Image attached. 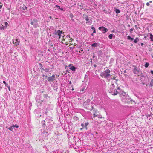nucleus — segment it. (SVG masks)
<instances>
[{"label": "nucleus", "instance_id": "09e8293b", "mask_svg": "<svg viewBox=\"0 0 153 153\" xmlns=\"http://www.w3.org/2000/svg\"><path fill=\"white\" fill-rule=\"evenodd\" d=\"M141 46H143V43H141Z\"/></svg>", "mask_w": 153, "mask_h": 153}, {"label": "nucleus", "instance_id": "5fc2aeb1", "mask_svg": "<svg viewBox=\"0 0 153 153\" xmlns=\"http://www.w3.org/2000/svg\"><path fill=\"white\" fill-rule=\"evenodd\" d=\"M71 81H70L69 82V84H71Z\"/></svg>", "mask_w": 153, "mask_h": 153}, {"label": "nucleus", "instance_id": "dca6fc26", "mask_svg": "<svg viewBox=\"0 0 153 153\" xmlns=\"http://www.w3.org/2000/svg\"><path fill=\"white\" fill-rule=\"evenodd\" d=\"M150 38L151 39V40L153 41V35H152V34H150Z\"/></svg>", "mask_w": 153, "mask_h": 153}, {"label": "nucleus", "instance_id": "052dcab7", "mask_svg": "<svg viewBox=\"0 0 153 153\" xmlns=\"http://www.w3.org/2000/svg\"><path fill=\"white\" fill-rule=\"evenodd\" d=\"M70 40H72V38H71L70 39Z\"/></svg>", "mask_w": 153, "mask_h": 153}, {"label": "nucleus", "instance_id": "4468645a", "mask_svg": "<svg viewBox=\"0 0 153 153\" xmlns=\"http://www.w3.org/2000/svg\"><path fill=\"white\" fill-rule=\"evenodd\" d=\"M149 64L148 63L146 62L144 65V66L145 67L147 68L149 66Z\"/></svg>", "mask_w": 153, "mask_h": 153}, {"label": "nucleus", "instance_id": "9d476101", "mask_svg": "<svg viewBox=\"0 0 153 153\" xmlns=\"http://www.w3.org/2000/svg\"><path fill=\"white\" fill-rule=\"evenodd\" d=\"M115 11L117 14H118L120 12V10L118 9H116L115 10Z\"/></svg>", "mask_w": 153, "mask_h": 153}, {"label": "nucleus", "instance_id": "de8ad7c7", "mask_svg": "<svg viewBox=\"0 0 153 153\" xmlns=\"http://www.w3.org/2000/svg\"><path fill=\"white\" fill-rule=\"evenodd\" d=\"M84 89H85V88H83V89H82V91H84Z\"/></svg>", "mask_w": 153, "mask_h": 153}, {"label": "nucleus", "instance_id": "49530a36", "mask_svg": "<svg viewBox=\"0 0 153 153\" xmlns=\"http://www.w3.org/2000/svg\"><path fill=\"white\" fill-rule=\"evenodd\" d=\"M5 24L6 25L7 24V22H5Z\"/></svg>", "mask_w": 153, "mask_h": 153}, {"label": "nucleus", "instance_id": "39448f33", "mask_svg": "<svg viewBox=\"0 0 153 153\" xmlns=\"http://www.w3.org/2000/svg\"><path fill=\"white\" fill-rule=\"evenodd\" d=\"M12 42L16 46H17V45H19V39H13L12 40Z\"/></svg>", "mask_w": 153, "mask_h": 153}, {"label": "nucleus", "instance_id": "7c9ffc66", "mask_svg": "<svg viewBox=\"0 0 153 153\" xmlns=\"http://www.w3.org/2000/svg\"><path fill=\"white\" fill-rule=\"evenodd\" d=\"M116 77H114L113 78H111V79H114V80H116Z\"/></svg>", "mask_w": 153, "mask_h": 153}, {"label": "nucleus", "instance_id": "4d7b16f0", "mask_svg": "<svg viewBox=\"0 0 153 153\" xmlns=\"http://www.w3.org/2000/svg\"><path fill=\"white\" fill-rule=\"evenodd\" d=\"M91 35L93 36L94 35L93 33L91 34Z\"/></svg>", "mask_w": 153, "mask_h": 153}, {"label": "nucleus", "instance_id": "bf43d9fd", "mask_svg": "<svg viewBox=\"0 0 153 153\" xmlns=\"http://www.w3.org/2000/svg\"><path fill=\"white\" fill-rule=\"evenodd\" d=\"M72 20L73 21H74V19H72Z\"/></svg>", "mask_w": 153, "mask_h": 153}, {"label": "nucleus", "instance_id": "a18cd8bd", "mask_svg": "<svg viewBox=\"0 0 153 153\" xmlns=\"http://www.w3.org/2000/svg\"><path fill=\"white\" fill-rule=\"evenodd\" d=\"M3 83L4 84H6V82L5 81H3Z\"/></svg>", "mask_w": 153, "mask_h": 153}, {"label": "nucleus", "instance_id": "774afa93", "mask_svg": "<svg viewBox=\"0 0 153 153\" xmlns=\"http://www.w3.org/2000/svg\"><path fill=\"white\" fill-rule=\"evenodd\" d=\"M132 101V100H131V101Z\"/></svg>", "mask_w": 153, "mask_h": 153}, {"label": "nucleus", "instance_id": "338daca9", "mask_svg": "<svg viewBox=\"0 0 153 153\" xmlns=\"http://www.w3.org/2000/svg\"><path fill=\"white\" fill-rule=\"evenodd\" d=\"M72 90H74V89H73H73H72Z\"/></svg>", "mask_w": 153, "mask_h": 153}, {"label": "nucleus", "instance_id": "1a4fd4ad", "mask_svg": "<svg viewBox=\"0 0 153 153\" xmlns=\"http://www.w3.org/2000/svg\"><path fill=\"white\" fill-rule=\"evenodd\" d=\"M150 86L152 87L153 86V79H152L150 83Z\"/></svg>", "mask_w": 153, "mask_h": 153}, {"label": "nucleus", "instance_id": "c756f323", "mask_svg": "<svg viewBox=\"0 0 153 153\" xmlns=\"http://www.w3.org/2000/svg\"><path fill=\"white\" fill-rule=\"evenodd\" d=\"M146 4L147 6H149V5L150 4H149V3L147 2L146 3Z\"/></svg>", "mask_w": 153, "mask_h": 153}, {"label": "nucleus", "instance_id": "37998d69", "mask_svg": "<svg viewBox=\"0 0 153 153\" xmlns=\"http://www.w3.org/2000/svg\"><path fill=\"white\" fill-rule=\"evenodd\" d=\"M127 26L128 27H130V25L129 24Z\"/></svg>", "mask_w": 153, "mask_h": 153}, {"label": "nucleus", "instance_id": "f257e3e1", "mask_svg": "<svg viewBox=\"0 0 153 153\" xmlns=\"http://www.w3.org/2000/svg\"><path fill=\"white\" fill-rule=\"evenodd\" d=\"M110 71L109 69H107L105 70L104 72L101 73L100 76L102 78L104 77L107 78L108 77H109L111 76L110 74Z\"/></svg>", "mask_w": 153, "mask_h": 153}, {"label": "nucleus", "instance_id": "4be33fe9", "mask_svg": "<svg viewBox=\"0 0 153 153\" xmlns=\"http://www.w3.org/2000/svg\"><path fill=\"white\" fill-rule=\"evenodd\" d=\"M70 17L72 19L73 17H74V16L72 14V13H71L70 15Z\"/></svg>", "mask_w": 153, "mask_h": 153}, {"label": "nucleus", "instance_id": "603ef678", "mask_svg": "<svg viewBox=\"0 0 153 153\" xmlns=\"http://www.w3.org/2000/svg\"><path fill=\"white\" fill-rule=\"evenodd\" d=\"M2 7V6L1 5L0 6V9H1Z\"/></svg>", "mask_w": 153, "mask_h": 153}, {"label": "nucleus", "instance_id": "13d9d810", "mask_svg": "<svg viewBox=\"0 0 153 153\" xmlns=\"http://www.w3.org/2000/svg\"><path fill=\"white\" fill-rule=\"evenodd\" d=\"M149 2H150V3H152V1H149Z\"/></svg>", "mask_w": 153, "mask_h": 153}, {"label": "nucleus", "instance_id": "4c0bfd02", "mask_svg": "<svg viewBox=\"0 0 153 153\" xmlns=\"http://www.w3.org/2000/svg\"><path fill=\"white\" fill-rule=\"evenodd\" d=\"M36 19H35L33 20V22H36Z\"/></svg>", "mask_w": 153, "mask_h": 153}, {"label": "nucleus", "instance_id": "cd10ccee", "mask_svg": "<svg viewBox=\"0 0 153 153\" xmlns=\"http://www.w3.org/2000/svg\"><path fill=\"white\" fill-rule=\"evenodd\" d=\"M23 8L24 10H25V9H27V7L26 6H25L24 7H23Z\"/></svg>", "mask_w": 153, "mask_h": 153}, {"label": "nucleus", "instance_id": "6ab92c4d", "mask_svg": "<svg viewBox=\"0 0 153 153\" xmlns=\"http://www.w3.org/2000/svg\"><path fill=\"white\" fill-rule=\"evenodd\" d=\"M112 36H113L112 34H110L108 36V37L110 39H112Z\"/></svg>", "mask_w": 153, "mask_h": 153}, {"label": "nucleus", "instance_id": "473e14b6", "mask_svg": "<svg viewBox=\"0 0 153 153\" xmlns=\"http://www.w3.org/2000/svg\"><path fill=\"white\" fill-rule=\"evenodd\" d=\"M150 72L153 75V70H151L150 71Z\"/></svg>", "mask_w": 153, "mask_h": 153}, {"label": "nucleus", "instance_id": "0e129e2a", "mask_svg": "<svg viewBox=\"0 0 153 153\" xmlns=\"http://www.w3.org/2000/svg\"><path fill=\"white\" fill-rule=\"evenodd\" d=\"M119 89V88H118V89Z\"/></svg>", "mask_w": 153, "mask_h": 153}, {"label": "nucleus", "instance_id": "a19ab883", "mask_svg": "<svg viewBox=\"0 0 153 153\" xmlns=\"http://www.w3.org/2000/svg\"><path fill=\"white\" fill-rule=\"evenodd\" d=\"M133 29L132 28H131V29L130 32H131V31H133Z\"/></svg>", "mask_w": 153, "mask_h": 153}, {"label": "nucleus", "instance_id": "e2e57ef3", "mask_svg": "<svg viewBox=\"0 0 153 153\" xmlns=\"http://www.w3.org/2000/svg\"><path fill=\"white\" fill-rule=\"evenodd\" d=\"M82 8H82L81 7V8H80V9H82Z\"/></svg>", "mask_w": 153, "mask_h": 153}, {"label": "nucleus", "instance_id": "864d4df0", "mask_svg": "<svg viewBox=\"0 0 153 153\" xmlns=\"http://www.w3.org/2000/svg\"><path fill=\"white\" fill-rule=\"evenodd\" d=\"M83 128H80V129L81 130H82V129H83Z\"/></svg>", "mask_w": 153, "mask_h": 153}, {"label": "nucleus", "instance_id": "ea45409f", "mask_svg": "<svg viewBox=\"0 0 153 153\" xmlns=\"http://www.w3.org/2000/svg\"><path fill=\"white\" fill-rule=\"evenodd\" d=\"M81 126L82 127H83L84 126V124L83 123H82L81 124Z\"/></svg>", "mask_w": 153, "mask_h": 153}, {"label": "nucleus", "instance_id": "0eeeda50", "mask_svg": "<svg viewBox=\"0 0 153 153\" xmlns=\"http://www.w3.org/2000/svg\"><path fill=\"white\" fill-rule=\"evenodd\" d=\"M62 33V32L60 30H58L57 31V32H56L55 33V34L57 35L58 34V35L59 36V38H60L61 36V34Z\"/></svg>", "mask_w": 153, "mask_h": 153}, {"label": "nucleus", "instance_id": "aec40b11", "mask_svg": "<svg viewBox=\"0 0 153 153\" xmlns=\"http://www.w3.org/2000/svg\"><path fill=\"white\" fill-rule=\"evenodd\" d=\"M12 126L13 127H16V128H17L19 127V126L17 125L16 124L15 125H13Z\"/></svg>", "mask_w": 153, "mask_h": 153}, {"label": "nucleus", "instance_id": "bb28decb", "mask_svg": "<svg viewBox=\"0 0 153 153\" xmlns=\"http://www.w3.org/2000/svg\"><path fill=\"white\" fill-rule=\"evenodd\" d=\"M65 36V39H66L67 38H70V37L69 36V35H68L67 36Z\"/></svg>", "mask_w": 153, "mask_h": 153}, {"label": "nucleus", "instance_id": "6e6552de", "mask_svg": "<svg viewBox=\"0 0 153 153\" xmlns=\"http://www.w3.org/2000/svg\"><path fill=\"white\" fill-rule=\"evenodd\" d=\"M70 69L72 71H74L76 69V68L74 66H72L70 67Z\"/></svg>", "mask_w": 153, "mask_h": 153}, {"label": "nucleus", "instance_id": "69168bd1", "mask_svg": "<svg viewBox=\"0 0 153 153\" xmlns=\"http://www.w3.org/2000/svg\"><path fill=\"white\" fill-rule=\"evenodd\" d=\"M41 101H42V102H43V101L42 100H41Z\"/></svg>", "mask_w": 153, "mask_h": 153}, {"label": "nucleus", "instance_id": "a211bd4d", "mask_svg": "<svg viewBox=\"0 0 153 153\" xmlns=\"http://www.w3.org/2000/svg\"><path fill=\"white\" fill-rule=\"evenodd\" d=\"M128 39L131 40L132 41L134 40V39L133 38H132L130 36H128Z\"/></svg>", "mask_w": 153, "mask_h": 153}, {"label": "nucleus", "instance_id": "c03bdc74", "mask_svg": "<svg viewBox=\"0 0 153 153\" xmlns=\"http://www.w3.org/2000/svg\"><path fill=\"white\" fill-rule=\"evenodd\" d=\"M5 86H7H7H9L8 85L7 83L6 84Z\"/></svg>", "mask_w": 153, "mask_h": 153}, {"label": "nucleus", "instance_id": "b1692460", "mask_svg": "<svg viewBox=\"0 0 153 153\" xmlns=\"http://www.w3.org/2000/svg\"><path fill=\"white\" fill-rule=\"evenodd\" d=\"M12 127H12L11 126V127H10V128H8V129H9V130L12 131V129H13Z\"/></svg>", "mask_w": 153, "mask_h": 153}, {"label": "nucleus", "instance_id": "f704fd0d", "mask_svg": "<svg viewBox=\"0 0 153 153\" xmlns=\"http://www.w3.org/2000/svg\"><path fill=\"white\" fill-rule=\"evenodd\" d=\"M34 24V22L33 21H32L31 22V25H33Z\"/></svg>", "mask_w": 153, "mask_h": 153}, {"label": "nucleus", "instance_id": "9b49d317", "mask_svg": "<svg viewBox=\"0 0 153 153\" xmlns=\"http://www.w3.org/2000/svg\"><path fill=\"white\" fill-rule=\"evenodd\" d=\"M84 18L85 19V20L87 21H88L89 20V19L88 18V16L85 15V16L84 17Z\"/></svg>", "mask_w": 153, "mask_h": 153}, {"label": "nucleus", "instance_id": "f8f14e48", "mask_svg": "<svg viewBox=\"0 0 153 153\" xmlns=\"http://www.w3.org/2000/svg\"><path fill=\"white\" fill-rule=\"evenodd\" d=\"M97 43H94L92 45V47H97Z\"/></svg>", "mask_w": 153, "mask_h": 153}, {"label": "nucleus", "instance_id": "5701e85b", "mask_svg": "<svg viewBox=\"0 0 153 153\" xmlns=\"http://www.w3.org/2000/svg\"><path fill=\"white\" fill-rule=\"evenodd\" d=\"M114 90H115V91H114L115 94H116L115 93L116 92L117 93L116 95H117L118 93V92L116 90V88H115Z\"/></svg>", "mask_w": 153, "mask_h": 153}, {"label": "nucleus", "instance_id": "a878e982", "mask_svg": "<svg viewBox=\"0 0 153 153\" xmlns=\"http://www.w3.org/2000/svg\"><path fill=\"white\" fill-rule=\"evenodd\" d=\"M39 65H40V67H41V68H40L42 69V70H44V68H42V64L41 63H40Z\"/></svg>", "mask_w": 153, "mask_h": 153}, {"label": "nucleus", "instance_id": "2f4dec72", "mask_svg": "<svg viewBox=\"0 0 153 153\" xmlns=\"http://www.w3.org/2000/svg\"><path fill=\"white\" fill-rule=\"evenodd\" d=\"M7 88H8L9 89V90L10 91V86H7Z\"/></svg>", "mask_w": 153, "mask_h": 153}, {"label": "nucleus", "instance_id": "79ce46f5", "mask_svg": "<svg viewBox=\"0 0 153 153\" xmlns=\"http://www.w3.org/2000/svg\"><path fill=\"white\" fill-rule=\"evenodd\" d=\"M93 33H96V30H95V29L94 30V31H93Z\"/></svg>", "mask_w": 153, "mask_h": 153}, {"label": "nucleus", "instance_id": "6e6d98bb", "mask_svg": "<svg viewBox=\"0 0 153 153\" xmlns=\"http://www.w3.org/2000/svg\"><path fill=\"white\" fill-rule=\"evenodd\" d=\"M71 64H70L69 65V67H70V66H71Z\"/></svg>", "mask_w": 153, "mask_h": 153}, {"label": "nucleus", "instance_id": "393cba45", "mask_svg": "<svg viewBox=\"0 0 153 153\" xmlns=\"http://www.w3.org/2000/svg\"><path fill=\"white\" fill-rule=\"evenodd\" d=\"M88 76L87 75H85V79L87 80L88 79Z\"/></svg>", "mask_w": 153, "mask_h": 153}, {"label": "nucleus", "instance_id": "680f3d73", "mask_svg": "<svg viewBox=\"0 0 153 153\" xmlns=\"http://www.w3.org/2000/svg\"><path fill=\"white\" fill-rule=\"evenodd\" d=\"M50 18L51 19V16H50Z\"/></svg>", "mask_w": 153, "mask_h": 153}, {"label": "nucleus", "instance_id": "423d86ee", "mask_svg": "<svg viewBox=\"0 0 153 153\" xmlns=\"http://www.w3.org/2000/svg\"><path fill=\"white\" fill-rule=\"evenodd\" d=\"M99 29L100 30H101L104 33H105L108 31V29L106 28L103 26L99 27Z\"/></svg>", "mask_w": 153, "mask_h": 153}, {"label": "nucleus", "instance_id": "c85d7f7f", "mask_svg": "<svg viewBox=\"0 0 153 153\" xmlns=\"http://www.w3.org/2000/svg\"><path fill=\"white\" fill-rule=\"evenodd\" d=\"M91 101V100L90 99H88L87 100V102H89Z\"/></svg>", "mask_w": 153, "mask_h": 153}, {"label": "nucleus", "instance_id": "7ed1b4c3", "mask_svg": "<svg viewBox=\"0 0 153 153\" xmlns=\"http://www.w3.org/2000/svg\"><path fill=\"white\" fill-rule=\"evenodd\" d=\"M112 87L110 88L109 92L112 95H116L117 93L116 92V94H115L114 93V89L115 88V87L113 85V84H112Z\"/></svg>", "mask_w": 153, "mask_h": 153}, {"label": "nucleus", "instance_id": "ddd939ff", "mask_svg": "<svg viewBox=\"0 0 153 153\" xmlns=\"http://www.w3.org/2000/svg\"><path fill=\"white\" fill-rule=\"evenodd\" d=\"M97 53L99 55H101L102 54V51L100 50L97 51Z\"/></svg>", "mask_w": 153, "mask_h": 153}, {"label": "nucleus", "instance_id": "2eb2a0df", "mask_svg": "<svg viewBox=\"0 0 153 153\" xmlns=\"http://www.w3.org/2000/svg\"><path fill=\"white\" fill-rule=\"evenodd\" d=\"M138 40H139L137 38H136L134 40V42L135 43H137Z\"/></svg>", "mask_w": 153, "mask_h": 153}, {"label": "nucleus", "instance_id": "3c124183", "mask_svg": "<svg viewBox=\"0 0 153 153\" xmlns=\"http://www.w3.org/2000/svg\"><path fill=\"white\" fill-rule=\"evenodd\" d=\"M124 72L125 73H126V70L124 71Z\"/></svg>", "mask_w": 153, "mask_h": 153}, {"label": "nucleus", "instance_id": "8fccbe9b", "mask_svg": "<svg viewBox=\"0 0 153 153\" xmlns=\"http://www.w3.org/2000/svg\"><path fill=\"white\" fill-rule=\"evenodd\" d=\"M44 123L43 124V126H44L45 125V121H44Z\"/></svg>", "mask_w": 153, "mask_h": 153}, {"label": "nucleus", "instance_id": "c9c22d12", "mask_svg": "<svg viewBox=\"0 0 153 153\" xmlns=\"http://www.w3.org/2000/svg\"><path fill=\"white\" fill-rule=\"evenodd\" d=\"M88 123H85V127H86V126H87V125H88Z\"/></svg>", "mask_w": 153, "mask_h": 153}, {"label": "nucleus", "instance_id": "f3484780", "mask_svg": "<svg viewBox=\"0 0 153 153\" xmlns=\"http://www.w3.org/2000/svg\"><path fill=\"white\" fill-rule=\"evenodd\" d=\"M56 6L57 8H58V9H60L61 10H63V9L62 8H61L59 6L57 5H56Z\"/></svg>", "mask_w": 153, "mask_h": 153}, {"label": "nucleus", "instance_id": "412c9836", "mask_svg": "<svg viewBox=\"0 0 153 153\" xmlns=\"http://www.w3.org/2000/svg\"><path fill=\"white\" fill-rule=\"evenodd\" d=\"M44 70L45 72H47L49 70V69L48 68H46L44 69Z\"/></svg>", "mask_w": 153, "mask_h": 153}, {"label": "nucleus", "instance_id": "58836bf2", "mask_svg": "<svg viewBox=\"0 0 153 153\" xmlns=\"http://www.w3.org/2000/svg\"><path fill=\"white\" fill-rule=\"evenodd\" d=\"M0 29L1 30H2L4 29V27H1Z\"/></svg>", "mask_w": 153, "mask_h": 153}, {"label": "nucleus", "instance_id": "e433bc0d", "mask_svg": "<svg viewBox=\"0 0 153 153\" xmlns=\"http://www.w3.org/2000/svg\"><path fill=\"white\" fill-rule=\"evenodd\" d=\"M64 37H65V36H63V39H62V40L63 41H64L65 40V38H64Z\"/></svg>", "mask_w": 153, "mask_h": 153}, {"label": "nucleus", "instance_id": "20e7f679", "mask_svg": "<svg viewBox=\"0 0 153 153\" xmlns=\"http://www.w3.org/2000/svg\"><path fill=\"white\" fill-rule=\"evenodd\" d=\"M55 75H53L52 76L48 77L47 79L49 82L54 81L55 80Z\"/></svg>", "mask_w": 153, "mask_h": 153}, {"label": "nucleus", "instance_id": "f03ea898", "mask_svg": "<svg viewBox=\"0 0 153 153\" xmlns=\"http://www.w3.org/2000/svg\"><path fill=\"white\" fill-rule=\"evenodd\" d=\"M134 69L133 71L134 73L136 74H140V71L139 68H137L136 66H134Z\"/></svg>", "mask_w": 153, "mask_h": 153}, {"label": "nucleus", "instance_id": "72a5a7b5", "mask_svg": "<svg viewBox=\"0 0 153 153\" xmlns=\"http://www.w3.org/2000/svg\"><path fill=\"white\" fill-rule=\"evenodd\" d=\"M91 29H93V30H94L95 29V28L94 27H92L91 28Z\"/></svg>", "mask_w": 153, "mask_h": 153}]
</instances>
